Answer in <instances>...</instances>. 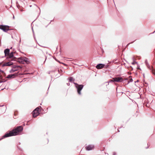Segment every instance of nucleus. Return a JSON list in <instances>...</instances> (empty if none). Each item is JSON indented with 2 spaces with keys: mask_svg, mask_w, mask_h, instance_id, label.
Masks as SVG:
<instances>
[{
  "mask_svg": "<svg viewBox=\"0 0 155 155\" xmlns=\"http://www.w3.org/2000/svg\"><path fill=\"white\" fill-rule=\"evenodd\" d=\"M23 130V127L22 126H18L12 130L10 131L8 133H6L2 137V138L0 139V140L6 137L17 135L19 132H21Z\"/></svg>",
  "mask_w": 155,
  "mask_h": 155,
  "instance_id": "obj_1",
  "label": "nucleus"
},
{
  "mask_svg": "<svg viewBox=\"0 0 155 155\" xmlns=\"http://www.w3.org/2000/svg\"><path fill=\"white\" fill-rule=\"evenodd\" d=\"M73 83L75 85V87L77 89L78 93L79 95L81 94V91L84 87V85L82 84H78L73 82Z\"/></svg>",
  "mask_w": 155,
  "mask_h": 155,
  "instance_id": "obj_2",
  "label": "nucleus"
},
{
  "mask_svg": "<svg viewBox=\"0 0 155 155\" xmlns=\"http://www.w3.org/2000/svg\"><path fill=\"white\" fill-rule=\"evenodd\" d=\"M9 27V26L8 25H0V29L2 30L3 31L6 32L8 31L9 30L8 28Z\"/></svg>",
  "mask_w": 155,
  "mask_h": 155,
  "instance_id": "obj_3",
  "label": "nucleus"
},
{
  "mask_svg": "<svg viewBox=\"0 0 155 155\" xmlns=\"http://www.w3.org/2000/svg\"><path fill=\"white\" fill-rule=\"evenodd\" d=\"M113 81L114 82H122V78L120 77H115L113 78Z\"/></svg>",
  "mask_w": 155,
  "mask_h": 155,
  "instance_id": "obj_4",
  "label": "nucleus"
},
{
  "mask_svg": "<svg viewBox=\"0 0 155 155\" xmlns=\"http://www.w3.org/2000/svg\"><path fill=\"white\" fill-rule=\"evenodd\" d=\"M18 68H21V67L19 66H17L14 67V68H12L11 70H10V72L11 73H12L18 71Z\"/></svg>",
  "mask_w": 155,
  "mask_h": 155,
  "instance_id": "obj_5",
  "label": "nucleus"
},
{
  "mask_svg": "<svg viewBox=\"0 0 155 155\" xmlns=\"http://www.w3.org/2000/svg\"><path fill=\"white\" fill-rule=\"evenodd\" d=\"M105 65L103 64H99L96 66V68L98 69H100L104 68Z\"/></svg>",
  "mask_w": 155,
  "mask_h": 155,
  "instance_id": "obj_6",
  "label": "nucleus"
},
{
  "mask_svg": "<svg viewBox=\"0 0 155 155\" xmlns=\"http://www.w3.org/2000/svg\"><path fill=\"white\" fill-rule=\"evenodd\" d=\"M94 147V146L93 145H89L85 147L86 149L87 150L90 151L92 150Z\"/></svg>",
  "mask_w": 155,
  "mask_h": 155,
  "instance_id": "obj_7",
  "label": "nucleus"
},
{
  "mask_svg": "<svg viewBox=\"0 0 155 155\" xmlns=\"http://www.w3.org/2000/svg\"><path fill=\"white\" fill-rule=\"evenodd\" d=\"M9 58H12V61H16L17 58L15 57H14L13 56V52H11L10 53H9V54H8Z\"/></svg>",
  "mask_w": 155,
  "mask_h": 155,
  "instance_id": "obj_8",
  "label": "nucleus"
},
{
  "mask_svg": "<svg viewBox=\"0 0 155 155\" xmlns=\"http://www.w3.org/2000/svg\"><path fill=\"white\" fill-rule=\"evenodd\" d=\"M16 59H17V60H16L15 61H17L18 62H19V63H21L23 64H24V60H24V57L19 58H17Z\"/></svg>",
  "mask_w": 155,
  "mask_h": 155,
  "instance_id": "obj_9",
  "label": "nucleus"
},
{
  "mask_svg": "<svg viewBox=\"0 0 155 155\" xmlns=\"http://www.w3.org/2000/svg\"><path fill=\"white\" fill-rule=\"evenodd\" d=\"M39 112L36 111L34 112V110L32 112V114L33 115V117H35L37 116H38L39 114Z\"/></svg>",
  "mask_w": 155,
  "mask_h": 155,
  "instance_id": "obj_10",
  "label": "nucleus"
},
{
  "mask_svg": "<svg viewBox=\"0 0 155 155\" xmlns=\"http://www.w3.org/2000/svg\"><path fill=\"white\" fill-rule=\"evenodd\" d=\"M13 63L11 61L6 62L3 64V66H10L13 64Z\"/></svg>",
  "mask_w": 155,
  "mask_h": 155,
  "instance_id": "obj_11",
  "label": "nucleus"
},
{
  "mask_svg": "<svg viewBox=\"0 0 155 155\" xmlns=\"http://www.w3.org/2000/svg\"><path fill=\"white\" fill-rule=\"evenodd\" d=\"M10 50L9 49H6L4 50V53L5 55L6 56L7 55H8L9 54Z\"/></svg>",
  "mask_w": 155,
  "mask_h": 155,
  "instance_id": "obj_12",
  "label": "nucleus"
},
{
  "mask_svg": "<svg viewBox=\"0 0 155 155\" xmlns=\"http://www.w3.org/2000/svg\"><path fill=\"white\" fill-rule=\"evenodd\" d=\"M24 62H25L26 64H29L30 62L28 58L26 57H24Z\"/></svg>",
  "mask_w": 155,
  "mask_h": 155,
  "instance_id": "obj_13",
  "label": "nucleus"
},
{
  "mask_svg": "<svg viewBox=\"0 0 155 155\" xmlns=\"http://www.w3.org/2000/svg\"><path fill=\"white\" fill-rule=\"evenodd\" d=\"M145 63L147 67L150 70H151L150 65L149 64L147 60H145Z\"/></svg>",
  "mask_w": 155,
  "mask_h": 155,
  "instance_id": "obj_14",
  "label": "nucleus"
},
{
  "mask_svg": "<svg viewBox=\"0 0 155 155\" xmlns=\"http://www.w3.org/2000/svg\"><path fill=\"white\" fill-rule=\"evenodd\" d=\"M0 107H3L2 108V109L3 110L2 112H3V113L5 112L6 110V106L3 105H0Z\"/></svg>",
  "mask_w": 155,
  "mask_h": 155,
  "instance_id": "obj_15",
  "label": "nucleus"
},
{
  "mask_svg": "<svg viewBox=\"0 0 155 155\" xmlns=\"http://www.w3.org/2000/svg\"><path fill=\"white\" fill-rule=\"evenodd\" d=\"M12 78H14L18 76L19 75V74L18 72H17V73H15L13 74H12Z\"/></svg>",
  "mask_w": 155,
  "mask_h": 155,
  "instance_id": "obj_16",
  "label": "nucleus"
},
{
  "mask_svg": "<svg viewBox=\"0 0 155 155\" xmlns=\"http://www.w3.org/2000/svg\"><path fill=\"white\" fill-rule=\"evenodd\" d=\"M69 81L71 82L72 81H74V80L73 79V78L72 77H70L68 78Z\"/></svg>",
  "mask_w": 155,
  "mask_h": 155,
  "instance_id": "obj_17",
  "label": "nucleus"
},
{
  "mask_svg": "<svg viewBox=\"0 0 155 155\" xmlns=\"http://www.w3.org/2000/svg\"><path fill=\"white\" fill-rule=\"evenodd\" d=\"M39 107H37L34 110V112H36V111L39 112Z\"/></svg>",
  "mask_w": 155,
  "mask_h": 155,
  "instance_id": "obj_18",
  "label": "nucleus"
},
{
  "mask_svg": "<svg viewBox=\"0 0 155 155\" xmlns=\"http://www.w3.org/2000/svg\"><path fill=\"white\" fill-rule=\"evenodd\" d=\"M7 78H12V74H10V75H8L7 77Z\"/></svg>",
  "mask_w": 155,
  "mask_h": 155,
  "instance_id": "obj_19",
  "label": "nucleus"
},
{
  "mask_svg": "<svg viewBox=\"0 0 155 155\" xmlns=\"http://www.w3.org/2000/svg\"><path fill=\"white\" fill-rule=\"evenodd\" d=\"M152 73L155 75V72L153 71V70H152L151 71Z\"/></svg>",
  "mask_w": 155,
  "mask_h": 155,
  "instance_id": "obj_20",
  "label": "nucleus"
},
{
  "mask_svg": "<svg viewBox=\"0 0 155 155\" xmlns=\"http://www.w3.org/2000/svg\"><path fill=\"white\" fill-rule=\"evenodd\" d=\"M137 63V62L136 61H134V62L132 63V64L134 65V64H135Z\"/></svg>",
  "mask_w": 155,
  "mask_h": 155,
  "instance_id": "obj_21",
  "label": "nucleus"
},
{
  "mask_svg": "<svg viewBox=\"0 0 155 155\" xmlns=\"http://www.w3.org/2000/svg\"><path fill=\"white\" fill-rule=\"evenodd\" d=\"M45 61L44 62V63H45V61H46V60L47 59V57L45 55Z\"/></svg>",
  "mask_w": 155,
  "mask_h": 155,
  "instance_id": "obj_22",
  "label": "nucleus"
},
{
  "mask_svg": "<svg viewBox=\"0 0 155 155\" xmlns=\"http://www.w3.org/2000/svg\"><path fill=\"white\" fill-rule=\"evenodd\" d=\"M114 82V81H113V80L112 79V80H109V82Z\"/></svg>",
  "mask_w": 155,
  "mask_h": 155,
  "instance_id": "obj_23",
  "label": "nucleus"
},
{
  "mask_svg": "<svg viewBox=\"0 0 155 155\" xmlns=\"http://www.w3.org/2000/svg\"><path fill=\"white\" fill-rule=\"evenodd\" d=\"M105 68H107L109 67V65L107 64V65H105Z\"/></svg>",
  "mask_w": 155,
  "mask_h": 155,
  "instance_id": "obj_24",
  "label": "nucleus"
},
{
  "mask_svg": "<svg viewBox=\"0 0 155 155\" xmlns=\"http://www.w3.org/2000/svg\"><path fill=\"white\" fill-rule=\"evenodd\" d=\"M134 42V41L132 42H131L130 43H133ZM130 43H128V44H127V46H128V45H130Z\"/></svg>",
  "mask_w": 155,
  "mask_h": 155,
  "instance_id": "obj_25",
  "label": "nucleus"
},
{
  "mask_svg": "<svg viewBox=\"0 0 155 155\" xmlns=\"http://www.w3.org/2000/svg\"><path fill=\"white\" fill-rule=\"evenodd\" d=\"M5 81H0V83H2V82H5Z\"/></svg>",
  "mask_w": 155,
  "mask_h": 155,
  "instance_id": "obj_26",
  "label": "nucleus"
},
{
  "mask_svg": "<svg viewBox=\"0 0 155 155\" xmlns=\"http://www.w3.org/2000/svg\"><path fill=\"white\" fill-rule=\"evenodd\" d=\"M113 155H116V153L115 152H113Z\"/></svg>",
  "mask_w": 155,
  "mask_h": 155,
  "instance_id": "obj_27",
  "label": "nucleus"
},
{
  "mask_svg": "<svg viewBox=\"0 0 155 155\" xmlns=\"http://www.w3.org/2000/svg\"><path fill=\"white\" fill-rule=\"evenodd\" d=\"M67 84L68 85V86H69L70 85V84L69 83H67Z\"/></svg>",
  "mask_w": 155,
  "mask_h": 155,
  "instance_id": "obj_28",
  "label": "nucleus"
},
{
  "mask_svg": "<svg viewBox=\"0 0 155 155\" xmlns=\"http://www.w3.org/2000/svg\"><path fill=\"white\" fill-rule=\"evenodd\" d=\"M130 81L132 82L133 81V80L132 79H131L130 80Z\"/></svg>",
  "mask_w": 155,
  "mask_h": 155,
  "instance_id": "obj_29",
  "label": "nucleus"
},
{
  "mask_svg": "<svg viewBox=\"0 0 155 155\" xmlns=\"http://www.w3.org/2000/svg\"><path fill=\"white\" fill-rule=\"evenodd\" d=\"M16 66H15V65H13V68H14V67H16Z\"/></svg>",
  "mask_w": 155,
  "mask_h": 155,
  "instance_id": "obj_30",
  "label": "nucleus"
},
{
  "mask_svg": "<svg viewBox=\"0 0 155 155\" xmlns=\"http://www.w3.org/2000/svg\"><path fill=\"white\" fill-rule=\"evenodd\" d=\"M15 16H14L13 15V19H15Z\"/></svg>",
  "mask_w": 155,
  "mask_h": 155,
  "instance_id": "obj_31",
  "label": "nucleus"
},
{
  "mask_svg": "<svg viewBox=\"0 0 155 155\" xmlns=\"http://www.w3.org/2000/svg\"><path fill=\"white\" fill-rule=\"evenodd\" d=\"M18 5H19L17 3V6L18 7Z\"/></svg>",
  "mask_w": 155,
  "mask_h": 155,
  "instance_id": "obj_32",
  "label": "nucleus"
},
{
  "mask_svg": "<svg viewBox=\"0 0 155 155\" xmlns=\"http://www.w3.org/2000/svg\"><path fill=\"white\" fill-rule=\"evenodd\" d=\"M23 11V10H21V12H22Z\"/></svg>",
  "mask_w": 155,
  "mask_h": 155,
  "instance_id": "obj_33",
  "label": "nucleus"
},
{
  "mask_svg": "<svg viewBox=\"0 0 155 155\" xmlns=\"http://www.w3.org/2000/svg\"><path fill=\"white\" fill-rule=\"evenodd\" d=\"M25 74H30V73H26Z\"/></svg>",
  "mask_w": 155,
  "mask_h": 155,
  "instance_id": "obj_34",
  "label": "nucleus"
},
{
  "mask_svg": "<svg viewBox=\"0 0 155 155\" xmlns=\"http://www.w3.org/2000/svg\"><path fill=\"white\" fill-rule=\"evenodd\" d=\"M32 30L33 31V28H32Z\"/></svg>",
  "mask_w": 155,
  "mask_h": 155,
  "instance_id": "obj_35",
  "label": "nucleus"
},
{
  "mask_svg": "<svg viewBox=\"0 0 155 155\" xmlns=\"http://www.w3.org/2000/svg\"><path fill=\"white\" fill-rule=\"evenodd\" d=\"M118 132H119V131L118 130Z\"/></svg>",
  "mask_w": 155,
  "mask_h": 155,
  "instance_id": "obj_36",
  "label": "nucleus"
},
{
  "mask_svg": "<svg viewBox=\"0 0 155 155\" xmlns=\"http://www.w3.org/2000/svg\"><path fill=\"white\" fill-rule=\"evenodd\" d=\"M32 0V1H34V0Z\"/></svg>",
  "mask_w": 155,
  "mask_h": 155,
  "instance_id": "obj_37",
  "label": "nucleus"
}]
</instances>
